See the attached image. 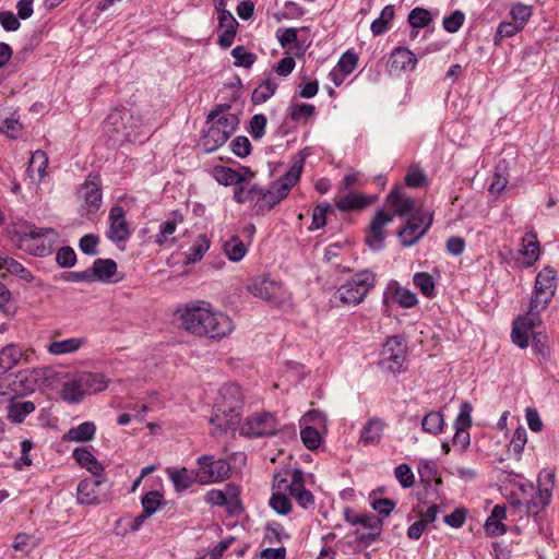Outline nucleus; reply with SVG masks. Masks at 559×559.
<instances>
[{
	"label": "nucleus",
	"mask_w": 559,
	"mask_h": 559,
	"mask_svg": "<svg viewBox=\"0 0 559 559\" xmlns=\"http://www.w3.org/2000/svg\"><path fill=\"white\" fill-rule=\"evenodd\" d=\"M63 373L51 367H40L20 370L11 383L12 390L20 395H27L41 386H50L60 380Z\"/></svg>",
	"instance_id": "nucleus-7"
},
{
	"label": "nucleus",
	"mask_w": 559,
	"mask_h": 559,
	"mask_svg": "<svg viewBox=\"0 0 559 559\" xmlns=\"http://www.w3.org/2000/svg\"><path fill=\"white\" fill-rule=\"evenodd\" d=\"M241 411L242 392L240 388L236 384H225L219 389L210 423L221 433L235 431L240 423Z\"/></svg>",
	"instance_id": "nucleus-3"
},
{
	"label": "nucleus",
	"mask_w": 559,
	"mask_h": 559,
	"mask_svg": "<svg viewBox=\"0 0 559 559\" xmlns=\"http://www.w3.org/2000/svg\"><path fill=\"white\" fill-rule=\"evenodd\" d=\"M163 502V495L157 490L146 492L142 499V508L145 514L153 515Z\"/></svg>",
	"instance_id": "nucleus-53"
},
{
	"label": "nucleus",
	"mask_w": 559,
	"mask_h": 559,
	"mask_svg": "<svg viewBox=\"0 0 559 559\" xmlns=\"http://www.w3.org/2000/svg\"><path fill=\"white\" fill-rule=\"evenodd\" d=\"M56 262L61 267H72L76 263V253L69 246L61 247L56 253Z\"/></svg>",
	"instance_id": "nucleus-61"
},
{
	"label": "nucleus",
	"mask_w": 559,
	"mask_h": 559,
	"mask_svg": "<svg viewBox=\"0 0 559 559\" xmlns=\"http://www.w3.org/2000/svg\"><path fill=\"white\" fill-rule=\"evenodd\" d=\"M445 425L443 415L438 411L428 412L421 419V429L424 432L438 436L443 431Z\"/></svg>",
	"instance_id": "nucleus-38"
},
{
	"label": "nucleus",
	"mask_w": 559,
	"mask_h": 559,
	"mask_svg": "<svg viewBox=\"0 0 559 559\" xmlns=\"http://www.w3.org/2000/svg\"><path fill=\"white\" fill-rule=\"evenodd\" d=\"M230 135L221 130L216 124H212L207 133L204 135L203 145L205 151L213 152L224 145Z\"/></svg>",
	"instance_id": "nucleus-34"
},
{
	"label": "nucleus",
	"mask_w": 559,
	"mask_h": 559,
	"mask_svg": "<svg viewBox=\"0 0 559 559\" xmlns=\"http://www.w3.org/2000/svg\"><path fill=\"white\" fill-rule=\"evenodd\" d=\"M231 56L235 59L234 64L236 67L250 68L257 60V56L253 52H249L243 46H236L231 50Z\"/></svg>",
	"instance_id": "nucleus-55"
},
{
	"label": "nucleus",
	"mask_w": 559,
	"mask_h": 559,
	"mask_svg": "<svg viewBox=\"0 0 559 559\" xmlns=\"http://www.w3.org/2000/svg\"><path fill=\"white\" fill-rule=\"evenodd\" d=\"M48 165V157L44 151H36L29 160L26 169V175L32 179L33 182H39L46 175V168Z\"/></svg>",
	"instance_id": "nucleus-29"
},
{
	"label": "nucleus",
	"mask_w": 559,
	"mask_h": 559,
	"mask_svg": "<svg viewBox=\"0 0 559 559\" xmlns=\"http://www.w3.org/2000/svg\"><path fill=\"white\" fill-rule=\"evenodd\" d=\"M347 74H349V49L342 53L337 64L331 70L329 76L336 86H340Z\"/></svg>",
	"instance_id": "nucleus-45"
},
{
	"label": "nucleus",
	"mask_w": 559,
	"mask_h": 559,
	"mask_svg": "<svg viewBox=\"0 0 559 559\" xmlns=\"http://www.w3.org/2000/svg\"><path fill=\"white\" fill-rule=\"evenodd\" d=\"M96 425L93 421H84L68 431V438L75 442H87L94 439Z\"/></svg>",
	"instance_id": "nucleus-39"
},
{
	"label": "nucleus",
	"mask_w": 559,
	"mask_h": 559,
	"mask_svg": "<svg viewBox=\"0 0 559 559\" xmlns=\"http://www.w3.org/2000/svg\"><path fill=\"white\" fill-rule=\"evenodd\" d=\"M197 476L200 484H211L229 477L230 465L224 459L215 460L212 455L198 459Z\"/></svg>",
	"instance_id": "nucleus-12"
},
{
	"label": "nucleus",
	"mask_w": 559,
	"mask_h": 559,
	"mask_svg": "<svg viewBox=\"0 0 559 559\" xmlns=\"http://www.w3.org/2000/svg\"><path fill=\"white\" fill-rule=\"evenodd\" d=\"M80 338H67L62 341H55L48 346V352L52 355H62L78 350L82 345Z\"/></svg>",
	"instance_id": "nucleus-46"
},
{
	"label": "nucleus",
	"mask_w": 559,
	"mask_h": 559,
	"mask_svg": "<svg viewBox=\"0 0 559 559\" xmlns=\"http://www.w3.org/2000/svg\"><path fill=\"white\" fill-rule=\"evenodd\" d=\"M131 236V229L126 219L122 206L114 205L109 211V229L107 238L114 243L124 242Z\"/></svg>",
	"instance_id": "nucleus-14"
},
{
	"label": "nucleus",
	"mask_w": 559,
	"mask_h": 559,
	"mask_svg": "<svg viewBox=\"0 0 559 559\" xmlns=\"http://www.w3.org/2000/svg\"><path fill=\"white\" fill-rule=\"evenodd\" d=\"M11 240L25 252L35 257H45L51 251L49 236L57 234L53 228H38L34 224L17 219L11 223L8 228Z\"/></svg>",
	"instance_id": "nucleus-4"
},
{
	"label": "nucleus",
	"mask_w": 559,
	"mask_h": 559,
	"mask_svg": "<svg viewBox=\"0 0 559 559\" xmlns=\"http://www.w3.org/2000/svg\"><path fill=\"white\" fill-rule=\"evenodd\" d=\"M360 525L370 531H381L383 522L377 515L369 513L361 516L352 518V526Z\"/></svg>",
	"instance_id": "nucleus-56"
},
{
	"label": "nucleus",
	"mask_w": 559,
	"mask_h": 559,
	"mask_svg": "<svg viewBox=\"0 0 559 559\" xmlns=\"http://www.w3.org/2000/svg\"><path fill=\"white\" fill-rule=\"evenodd\" d=\"M227 108H229L228 105H218L216 108L210 111V114L207 115V121L215 120L214 124H216L221 130L231 135L239 123V119L235 114L230 112L219 116L222 110Z\"/></svg>",
	"instance_id": "nucleus-24"
},
{
	"label": "nucleus",
	"mask_w": 559,
	"mask_h": 559,
	"mask_svg": "<svg viewBox=\"0 0 559 559\" xmlns=\"http://www.w3.org/2000/svg\"><path fill=\"white\" fill-rule=\"evenodd\" d=\"M210 239L206 235H199L187 252V262L197 263L200 261L204 253L210 249Z\"/></svg>",
	"instance_id": "nucleus-43"
},
{
	"label": "nucleus",
	"mask_w": 559,
	"mask_h": 559,
	"mask_svg": "<svg viewBox=\"0 0 559 559\" xmlns=\"http://www.w3.org/2000/svg\"><path fill=\"white\" fill-rule=\"evenodd\" d=\"M240 490L235 484H227L226 511L231 516H239L243 512L242 502L239 498Z\"/></svg>",
	"instance_id": "nucleus-40"
},
{
	"label": "nucleus",
	"mask_w": 559,
	"mask_h": 559,
	"mask_svg": "<svg viewBox=\"0 0 559 559\" xmlns=\"http://www.w3.org/2000/svg\"><path fill=\"white\" fill-rule=\"evenodd\" d=\"M135 120L127 109L112 110L104 121V131L115 142L133 141L136 138Z\"/></svg>",
	"instance_id": "nucleus-8"
},
{
	"label": "nucleus",
	"mask_w": 559,
	"mask_h": 559,
	"mask_svg": "<svg viewBox=\"0 0 559 559\" xmlns=\"http://www.w3.org/2000/svg\"><path fill=\"white\" fill-rule=\"evenodd\" d=\"M35 408V404L32 401L11 403L8 406L7 417L13 424H21Z\"/></svg>",
	"instance_id": "nucleus-35"
},
{
	"label": "nucleus",
	"mask_w": 559,
	"mask_h": 559,
	"mask_svg": "<svg viewBox=\"0 0 559 559\" xmlns=\"http://www.w3.org/2000/svg\"><path fill=\"white\" fill-rule=\"evenodd\" d=\"M304 168V159L297 158L293 162L289 169L280 177L274 183L280 194L286 198L292 188L299 181Z\"/></svg>",
	"instance_id": "nucleus-21"
},
{
	"label": "nucleus",
	"mask_w": 559,
	"mask_h": 559,
	"mask_svg": "<svg viewBox=\"0 0 559 559\" xmlns=\"http://www.w3.org/2000/svg\"><path fill=\"white\" fill-rule=\"evenodd\" d=\"M181 221H182V217L179 216V218L173 217V218H169V219L160 223L159 230H158V234L155 236L154 242L160 247L166 243L175 245L176 238L175 237L170 238V236L174 235V233L177 229L178 223Z\"/></svg>",
	"instance_id": "nucleus-33"
},
{
	"label": "nucleus",
	"mask_w": 559,
	"mask_h": 559,
	"mask_svg": "<svg viewBox=\"0 0 559 559\" xmlns=\"http://www.w3.org/2000/svg\"><path fill=\"white\" fill-rule=\"evenodd\" d=\"M316 114V107L311 104L290 102L288 117L297 123H307Z\"/></svg>",
	"instance_id": "nucleus-32"
},
{
	"label": "nucleus",
	"mask_w": 559,
	"mask_h": 559,
	"mask_svg": "<svg viewBox=\"0 0 559 559\" xmlns=\"http://www.w3.org/2000/svg\"><path fill=\"white\" fill-rule=\"evenodd\" d=\"M0 311L5 316H13L16 311V306L11 298V293L7 286L0 282Z\"/></svg>",
	"instance_id": "nucleus-62"
},
{
	"label": "nucleus",
	"mask_w": 559,
	"mask_h": 559,
	"mask_svg": "<svg viewBox=\"0 0 559 559\" xmlns=\"http://www.w3.org/2000/svg\"><path fill=\"white\" fill-rule=\"evenodd\" d=\"M181 324L185 330L210 338L225 337L234 330L231 319L222 312L212 311L205 301L187 306L181 314Z\"/></svg>",
	"instance_id": "nucleus-1"
},
{
	"label": "nucleus",
	"mask_w": 559,
	"mask_h": 559,
	"mask_svg": "<svg viewBox=\"0 0 559 559\" xmlns=\"http://www.w3.org/2000/svg\"><path fill=\"white\" fill-rule=\"evenodd\" d=\"M413 282L420 289L424 296L431 298L436 295L433 277L426 272H417L413 276Z\"/></svg>",
	"instance_id": "nucleus-47"
},
{
	"label": "nucleus",
	"mask_w": 559,
	"mask_h": 559,
	"mask_svg": "<svg viewBox=\"0 0 559 559\" xmlns=\"http://www.w3.org/2000/svg\"><path fill=\"white\" fill-rule=\"evenodd\" d=\"M269 504L276 513L282 515H286L292 511L290 499L286 493L273 492Z\"/></svg>",
	"instance_id": "nucleus-54"
},
{
	"label": "nucleus",
	"mask_w": 559,
	"mask_h": 559,
	"mask_svg": "<svg viewBox=\"0 0 559 559\" xmlns=\"http://www.w3.org/2000/svg\"><path fill=\"white\" fill-rule=\"evenodd\" d=\"M522 254L526 258L525 265L532 266L539 257V243L534 234H525L522 240Z\"/></svg>",
	"instance_id": "nucleus-41"
},
{
	"label": "nucleus",
	"mask_w": 559,
	"mask_h": 559,
	"mask_svg": "<svg viewBox=\"0 0 559 559\" xmlns=\"http://www.w3.org/2000/svg\"><path fill=\"white\" fill-rule=\"evenodd\" d=\"M394 5H385L378 19H376L370 26V29L374 36H380L391 28L392 21L394 19Z\"/></svg>",
	"instance_id": "nucleus-36"
},
{
	"label": "nucleus",
	"mask_w": 559,
	"mask_h": 559,
	"mask_svg": "<svg viewBox=\"0 0 559 559\" xmlns=\"http://www.w3.org/2000/svg\"><path fill=\"white\" fill-rule=\"evenodd\" d=\"M406 349L407 346L402 336H391L381 352V367L392 373L400 372L406 359Z\"/></svg>",
	"instance_id": "nucleus-11"
},
{
	"label": "nucleus",
	"mask_w": 559,
	"mask_h": 559,
	"mask_svg": "<svg viewBox=\"0 0 559 559\" xmlns=\"http://www.w3.org/2000/svg\"><path fill=\"white\" fill-rule=\"evenodd\" d=\"M35 352L31 348L23 349L20 345L10 343L0 350V376L15 367L21 359L31 362Z\"/></svg>",
	"instance_id": "nucleus-16"
},
{
	"label": "nucleus",
	"mask_w": 559,
	"mask_h": 559,
	"mask_svg": "<svg viewBox=\"0 0 559 559\" xmlns=\"http://www.w3.org/2000/svg\"><path fill=\"white\" fill-rule=\"evenodd\" d=\"M394 475L403 488H411L414 485V474L407 464L402 463L397 465L394 469Z\"/></svg>",
	"instance_id": "nucleus-64"
},
{
	"label": "nucleus",
	"mask_w": 559,
	"mask_h": 559,
	"mask_svg": "<svg viewBox=\"0 0 559 559\" xmlns=\"http://www.w3.org/2000/svg\"><path fill=\"white\" fill-rule=\"evenodd\" d=\"M80 195L84 200L85 207L88 212H96L102 205V189L94 181H86L80 189Z\"/></svg>",
	"instance_id": "nucleus-26"
},
{
	"label": "nucleus",
	"mask_w": 559,
	"mask_h": 559,
	"mask_svg": "<svg viewBox=\"0 0 559 559\" xmlns=\"http://www.w3.org/2000/svg\"><path fill=\"white\" fill-rule=\"evenodd\" d=\"M213 176L219 185L226 187L241 183L242 180L235 169L226 166H215L213 168Z\"/></svg>",
	"instance_id": "nucleus-44"
},
{
	"label": "nucleus",
	"mask_w": 559,
	"mask_h": 559,
	"mask_svg": "<svg viewBox=\"0 0 559 559\" xmlns=\"http://www.w3.org/2000/svg\"><path fill=\"white\" fill-rule=\"evenodd\" d=\"M0 270H4L9 274H12L26 283H31L34 276L29 270L21 264L15 259L8 257L0 252Z\"/></svg>",
	"instance_id": "nucleus-28"
},
{
	"label": "nucleus",
	"mask_w": 559,
	"mask_h": 559,
	"mask_svg": "<svg viewBox=\"0 0 559 559\" xmlns=\"http://www.w3.org/2000/svg\"><path fill=\"white\" fill-rule=\"evenodd\" d=\"M107 388V381L102 373L82 372L66 381L61 390L64 402L80 403L86 394L97 393Z\"/></svg>",
	"instance_id": "nucleus-6"
},
{
	"label": "nucleus",
	"mask_w": 559,
	"mask_h": 559,
	"mask_svg": "<svg viewBox=\"0 0 559 559\" xmlns=\"http://www.w3.org/2000/svg\"><path fill=\"white\" fill-rule=\"evenodd\" d=\"M472 405L468 402L461 404L460 413L455 419L453 443L465 450L471 442L468 428L472 426Z\"/></svg>",
	"instance_id": "nucleus-17"
},
{
	"label": "nucleus",
	"mask_w": 559,
	"mask_h": 559,
	"mask_svg": "<svg viewBox=\"0 0 559 559\" xmlns=\"http://www.w3.org/2000/svg\"><path fill=\"white\" fill-rule=\"evenodd\" d=\"M326 417L324 413L319 409H311L307 412L300 419V426L317 427L322 429L325 427Z\"/></svg>",
	"instance_id": "nucleus-57"
},
{
	"label": "nucleus",
	"mask_w": 559,
	"mask_h": 559,
	"mask_svg": "<svg viewBox=\"0 0 559 559\" xmlns=\"http://www.w3.org/2000/svg\"><path fill=\"white\" fill-rule=\"evenodd\" d=\"M91 271L93 281L112 282L111 277L117 273V263L112 259L98 258L94 261ZM118 282V280H114Z\"/></svg>",
	"instance_id": "nucleus-27"
},
{
	"label": "nucleus",
	"mask_w": 559,
	"mask_h": 559,
	"mask_svg": "<svg viewBox=\"0 0 559 559\" xmlns=\"http://www.w3.org/2000/svg\"><path fill=\"white\" fill-rule=\"evenodd\" d=\"M557 289V272L546 266L536 276L534 294L530 301V309L524 316V324L528 328L540 324L539 313L545 310Z\"/></svg>",
	"instance_id": "nucleus-5"
},
{
	"label": "nucleus",
	"mask_w": 559,
	"mask_h": 559,
	"mask_svg": "<svg viewBox=\"0 0 559 559\" xmlns=\"http://www.w3.org/2000/svg\"><path fill=\"white\" fill-rule=\"evenodd\" d=\"M465 21V14L461 10H455L450 15L444 16L442 21L443 28L449 33H456Z\"/></svg>",
	"instance_id": "nucleus-60"
},
{
	"label": "nucleus",
	"mask_w": 559,
	"mask_h": 559,
	"mask_svg": "<svg viewBox=\"0 0 559 559\" xmlns=\"http://www.w3.org/2000/svg\"><path fill=\"white\" fill-rule=\"evenodd\" d=\"M223 249L227 258L233 262H239L247 253V247L238 236H233L225 241Z\"/></svg>",
	"instance_id": "nucleus-42"
},
{
	"label": "nucleus",
	"mask_w": 559,
	"mask_h": 559,
	"mask_svg": "<svg viewBox=\"0 0 559 559\" xmlns=\"http://www.w3.org/2000/svg\"><path fill=\"white\" fill-rule=\"evenodd\" d=\"M390 62L392 69L412 71L417 64V58L408 48L397 47L392 51Z\"/></svg>",
	"instance_id": "nucleus-25"
},
{
	"label": "nucleus",
	"mask_w": 559,
	"mask_h": 559,
	"mask_svg": "<svg viewBox=\"0 0 559 559\" xmlns=\"http://www.w3.org/2000/svg\"><path fill=\"white\" fill-rule=\"evenodd\" d=\"M278 84L271 78L264 79L251 95L254 105H261L269 100L276 92Z\"/></svg>",
	"instance_id": "nucleus-37"
},
{
	"label": "nucleus",
	"mask_w": 559,
	"mask_h": 559,
	"mask_svg": "<svg viewBox=\"0 0 559 559\" xmlns=\"http://www.w3.org/2000/svg\"><path fill=\"white\" fill-rule=\"evenodd\" d=\"M510 14L512 21L515 22L520 27L524 28L526 22L532 15V9L528 5L518 3L512 7Z\"/></svg>",
	"instance_id": "nucleus-63"
},
{
	"label": "nucleus",
	"mask_w": 559,
	"mask_h": 559,
	"mask_svg": "<svg viewBox=\"0 0 559 559\" xmlns=\"http://www.w3.org/2000/svg\"><path fill=\"white\" fill-rule=\"evenodd\" d=\"M166 474L171 480L174 488L177 492L187 490L192 484L199 483V476L195 472H190L187 468L167 467Z\"/></svg>",
	"instance_id": "nucleus-22"
},
{
	"label": "nucleus",
	"mask_w": 559,
	"mask_h": 559,
	"mask_svg": "<svg viewBox=\"0 0 559 559\" xmlns=\"http://www.w3.org/2000/svg\"><path fill=\"white\" fill-rule=\"evenodd\" d=\"M376 276L369 270H362L352 276V304H360L374 287Z\"/></svg>",
	"instance_id": "nucleus-20"
},
{
	"label": "nucleus",
	"mask_w": 559,
	"mask_h": 559,
	"mask_svg": "<svg viewBox=\"0 0 559 559\" xmlns=\"http://www.w3.org/2000/svg\"><path fill=\"white\" fill-rule=\"evenodd\" d=\"M284 199L285 198L280 194V191L274 183H272L269 189H264L258 185V191L257 195H254L252 210L257 215H264Z\"/></svg>",
	"instance_id": "nucleus-19"
},
{
	"label": "nucleus",
	"mask_w": 559,
	"mask_h": 559,
	"mask_svg": "<svg viewBox=\"0 0 559 559\" xmlns=\"http://www.w3.org/2000/svg\"><path fill=\"white\" fill-rule=\"evenodd\" d=\"M248 290L258 298L269 301L273 305H280L285 299V289L281 282L270 276H260L252 281Z\"/></svg>",
	"instance_id": "nucleus-13"
},
{
	"label": "nucleus",
	"mask_w": 559,
	"mask_h": 559,
	"mask_svg": "<svg viewBox=\"0 0 559 559\" xmlns=\"http://www.w3.org/2000/svg\"><path fill=\"white\" fill-rule=\"evenodd\" d=\"M388 289L391 290L392 298L403 308H412L418 302L416 294L400 286L397 282H391Z\"/></svg>",
	"instance_id": "nucleus-31"
},
{
	"label": "nucleus",
	"mask_w": 559,
	"mask_h": 559,
	"mask_svg": "<svg viewBox=\"0 0 559 559\" xmlns=\"http://www.w3.org/2000/svg\"><path fill=\"white\" fill-rule=\"evenodd\" d=\"M386 205L393 213L384 210H378L371 221L369 234L366 241L373 250H380L385 239L384 227L391 223L395 215L401 217H411L417 212H423L416 207L415 200L408 195L403 187H395L386 197Z\"/></svg>",
	"instance_id": "nucleus-2"
},
{
	"label": "nucleus",
	"mask_w": 559,
	"mask_h": 559,
	"mask_svg": "<svg viewBox=\"0 0 559 559\" xmlns=\"http://www.w3.org/2000/svg\"><path fill=\"white\" fill-rule=\"evenodd\" d=\"M289 490L287 496L295 499L305 488L304 472L295 468L290 472Z\"/></svg>",
	"instance_id": "nucleus-59"
},
{
	"label": "nucleus",
	"mask_w": 559,
	"mask_h": 559,
	"mask_svg": "<svg viewBox=\"0 0 559 559\" xmlns=\"http://www.w3.org/2000/svg\"><path fill=\"white\" fill-rule=\"evenodd\" d=\"M386 423L379 417H370L362 426L357 447H371L378 445L383 437Z\"/></svg>",
	"instance_id": "nucleus-18"
},
{
	"label": "nucleus",
	"mask_w": 559,
	"mask_h": 559,
	"mask_svg": "<svg viewBox=\"0 0 559 559\" xmlns=\"http://www.w3.org/2000/svg\"><path fill=\"white\" fill-rule=\"evenodd\" d=\"M506 516V507L501 504L495 506L484 525L486 534L491 537L501 536L506 534L507 526L502 523V520H504Z\"/></svg>",
	"instance_id": "nucleus-23"
},
{
	"label": "nucleus",
	"mask_w": 559,
	"mask_h": 559,
	"mask_svg": "<svg viewBox=\"0 0 559 559\" xmlns=\"http://www.w3.org/2000/svg\"><path fill=\"white\" fill-rule=\"evenodd\" d=\"M300 438L304 443V445L309 450H316L320 447L322 437L320 433V429H317V427H310V426H300Z\"/></svg>",
	"instance_id": "nucleus-50"
},
{
	"label": "nucleus",
	"mask_w": 559,
	"mask_h": 559,
	"mask_svg": "<svg viewBox=\"0 0 559 559\" xmlns=\"http://www.w3.org/2000/svg\"><path fill=\"white\" fill-rule=\"evenodd\" d=\"M73 457L75 462L90 471L92 475H98L102 474L104 471V467L98 462V460L87 450L84 448H78L73 451Z\"/></svg>",
	"instance_id": "nucleus-30"
},
{
	"label": "nucleus",
	"mask_w": 559,
	"mask_h": 559,
	"mask_svg": "<svg viewBox=\"0 0 559 559\" xmlns=\"http://www.w3.org/2000/svg\"><path fill=\"white\" fill-rule=\"evenodd\" d=\"M249 183H238L234 185V195L233 199L238 204H243L249 201L254 200V195H257L258 183H253L248 187Z\"/></svg>",
	"instance_id": "nucleus-48"
},
{
	"label": "nucleus",
	"mask_w": 559,
	"mask_h": 559,
	"mask_svg": "<svg viewBox=\"0 0 559 559\" xmlns=\"http://www.w3.org/2000/svg\"><path fill=\"white\" fill-rule=\"evenodd\" d=\"M267 119L263 114H255L249 120L247 131L253 140H260L265 134Z\"/></svg>",
	"instance_id": "nucleus-51"
},
{
	"label": "nucleus",
	"mask_w": 559,
	"mask_h": 559,
	"mask_svg": "<svg viewBox=\"0 0 559 559\" xmlns=\"http://www.w3.org/2000/svg\"><path fill=\"white\" fill-rule=\"evenodd\" d=\"M105 484L102 474L92 475L78 485V501L81 504H99L102 502L100 487Z\"/></svg>",
	"instance_id": "nucleus-15"
},
{
	"label": "nucleus",
	"mask_w": 559,
	"mask_h": 559,
	"mask_svg": "<svg viewBox=\"0 0 559 559\" xmlns=\"http://www.w3.org/2000/svg\"><path fill=\"white\" fill-rule=\"evenodd\" d=\"M538 490L545 492L546 498H551V491L555 486V473L548 469H543L537 478Z\"/></svg>",
	"instance_id": "nucleus-58"
},
{
	"label": "nucleus",
	"mask_w": 559,
	"mask_h": 559,
	"mask_svg": "<svg viewBox=\"0 0 559 559\" xmlns=\"http://www.w3.org/2000/svg\"><path fill=\"white\" fill-rule=\"evenodd\" d=\"M535 326L528 328L524 324V316L519 318L516 322H514L512 329V341L515 345L521 348H525L528 345V331H532Z\"/></svg>",
	"instance_id": "nucleus-49"
},
{
	"label": "nucleus",
	"mask_w": 559,
	"mask_h": 559,
	"mask_svg": "<svg viewBox=\"0 0 559 559\" xmlns=\"http://www.w3.org/2000/svg\"><path fill=\"white\" fill-rule=\"evenodd\" d=\"M278 430V421L271 413L264 412L246 418L240 426V435L248 438L274 436Z\"/></svg>",
	"instance_id": "nucleus-10"
},
{
	"label": "nucleus",
	"mask_w": 559,
	"mask_h": 559,
	"mask_svg": "<svg viewBox=\"0 0 559 559\" xmlns=\"http://www.w3.org/2000/svg\"><path fill=\"white\" fill-rule=\"evenodd\" d=\"M433 222L432 213L428 211L417 212L407 218L406 224L397 231L401 243L404 247H412L421 239Z\"/></svg>",
	"instance_id": "nucleus-9"
},
{
	"label": "nucleus",
	"mask_w": 559,
	"mask_h": 559,
	"mask_svg": "<svg viewBox=\"0 0 559 559\" xmlns=\"http://www.w3.org/2000/svg\"><path fill=\"white\" fill-rule=\"evenodd\" d=\"M432 21L431 13L424 8H415L408 14V23L413 28H424Z\"/></svg>",
	"instance_id": "nucleus-52"
}]
</instances>
